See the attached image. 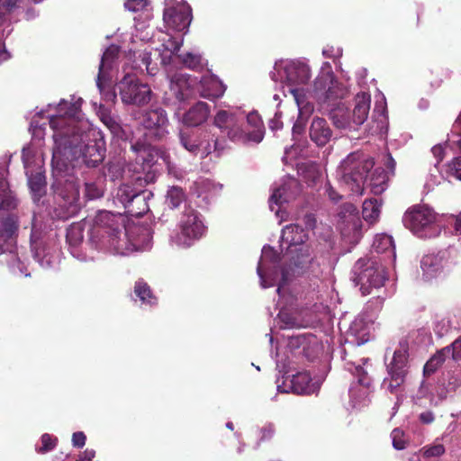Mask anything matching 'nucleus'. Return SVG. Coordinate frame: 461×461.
Segmentation results:
<instances>
[{"instance_id":"obj_1","label":"nucleus","mask_w":461,"mask_h":461,"mask_svg":"<svg viewBox=\"0 0 461 461\" xmlns=\"http://www.w3.org/2000/svg\"><path fill=\"white\" fill-rule=\"evenodd\" d=\"M81 101V98L62 99L55 107V113L49 115L54 140L51 187L55 205L49 212L50 219L41 214L33 216L30 237L32 257L43 268L51 267L59 255L54 220L66 221L80 208L79 185L68 174L69 167H75V161L95 167L104 158L105 142L101 131L87 121L78 119Z\"/></svg>"},{"instance_id":"obj_2","label":"nucleus","mask_w":461,"mask_h":461,"mask_svg":"<svg viewBox=\"0 0 461 461\" xmlns=\"http://www.w3.org/2000/svg\"><path fill=\"white\" fill-rule=\"evenodd\" d=\"M86 222L72 223L67 230V242L70 254L80 261L95 258L98 251L113 255L129 256L133 252L149 250L152 247V235L149 228L139 225L125 227L120 215L108 211H100L93 219L89 229V240L82 247Z\"/></svg>"},{"instance_id":"obj_3","label":"nucleus","mask_w":461,"mask_h":461,"mask_svg":"<svg viewBox=\"0 0 461 461\" xmlns=\"http://www.w3.org/2000/svg\"><path fill=\"white\" fill-rule=\"evenodd\" d=\"M307 239L305 230L297 224L286 225L282 230L281 242L287 245L286 256L289 258L290 265L281 271L278 253L270 246L263 247L257 267L262 288L277 285L276 292L280 297H284L290 271L293 275L310 273L318 276L320 274V266L312 257L309 246L305 244Z\"/></svg>"},{"instance_id":"obj_4","label":"nucleus","mask_w":461,"mask_h":461,"mask_svg":"<svg viewBox=\"0 0 461 461\" xmlns=\"http://www.w3.org/2000/svg\"><path fill=\"white\" fill-rule=\"evenodd\" d=\"M213 124L230 140L244 145L258 144L265 135L263 122L255 112L245 114L240 110H219Z\"/></svg>"},{"instance_id":"obj_5","label":"nucleus","mask_w":461,"mask_h":461,"mask_svg":"<svg viewBox=\"0 0 461 461\" xmlns=\"http://www.w3.org/2000/svg\"><path fill=\"white\" fill-rule=\"evenodd\" d=\"M16 205V199L9 190L6 180L0 176V255H6L7 263L13 272L18 270L21 275L28 276L23 264L15 254L18 219L16 215L8 212Z\"/></svg>"},{"instance_id":"obj_6","label":"nucleus","mask_w":461,"mask_h":461,"mask_svg":"<svg viewBox=\"0 0 461 461\" xmlns=\"http://www.w3.org/2000/svg\"><path fill=\"white\" fill-rule=\"evenodd\" d=\"M459 387H461V366L454 364L442 373L437 383L421 381L416 393L412 396V401L414 404L422 406V400L429 399L430 406H438Z\"/></svg>"},{"instance_id":"obj_7","label":"nucleus","mask_w":461,"mask_h":461,"mask_svg":"<svg viewBox=\"0 0 461 461\" xmlns=\"http://www.w3.org/2000/svg\"><path fill=\"white\" fill-rule=\"evenodd\" d=\"M373 167L374 161L371 158L361 152H352L340 162L337 176L352 193L359 195L363 194L367 175Z\"/></svg>"},{"instance_id":"obj_8","label":"nucleus","mask_w":461,"mask_h":461,"mask_svg":"<svg viewBox=\"0 0 461 461\" xmlns=\"http://www.w3.org/2000/svg\"><path fill=\"white\" fill-rule=\"evenodd\" d=\"M386 367L387 375L384 378L381 388L385 393L396 395L397 402L393 407L394 411H396L400 402V394L402 392V385L409 371L408 343L406 340L400 341Z\"/></svg>"},{"instance_id":"obj_9","label":"nucleus","mask_w":461,"mask_h":461,"mask_svg":"<svg viewBox=\"0 0 461 461\" xmlns=\"http://www.w3.org/2000/svg\"><path fill=\"white\" fill-rule=\"evenodd\" d=\"M387 276L381 260L375 258H359L351 271V280L360 287L362 294L366 295L372 289L384 285Z\"/></svg>"},{"instance_id":"obj_10","label":"nucleus","mask_w":461,"mask_h":461,"mask_svg":"<svg viewBox=\"0 0 461 461\" xmlns=\"http://www.w3.org/2000/svg\"><path fill=\"white\" fill-rule=\"evenodd\" d=\"M270 77L275 82L285 84L290 93L291 88H303L311 78V69L301 59H280L274 65Z\"/></svg>"},{"instance_id":"obj_11","label":"nucleus","mask_w":461,"mask_h":461,"mask_svg":"<svg viewBox=\"0 0 461 461\" xmlns=\"http://www.w3.org/2000/svg\"><path fill=\"white\" fill-rule=\"evenodd\" d=\"M367 362L368 358H362L359 362L346 360V369L357 379L351 384L348 391L349 406L355 410H361L371 402V378L364 367Z\"/></svg>"},{"instance_id":"obj_12","label":"nucleus","mask_w":461,"mask_h":461,"mask_svg":"<svg viewBox=\"0 0 461 461\" xmlns=\"http://www.w3.org/2000/svg\"><path fill=\"white\" fill-rule=\"evenodd\" d=\"M178 231L170 236V242L178 248H189L199 240L206 231L202 215L192 208L182 213L178 221Z\"/></svg>"},{"instance_id":"obj_13","label":"nucleus","mask_w":461,"mask_h":461,"mask_svg":"<svg viewBox=\"0 0 461 461\" xmlns=\"http://www.w3.org/2000/svg\"><path fill=\"white\" fill-rule=\"evenodd\" d=\"M438 215L429 205H416L408 210L402 221L406 228L420 238L437 237L440 227L437 223Z\"/></svg>"},{"instance_id":"obj_14","label":"nucleus","mask_w":461,"mask_h":461,"mask_svg":"<svg viewBox=\"0 0 461 461\" xmlns=\"http://www.w3.org/2000/svg\"><path fill=\"white\" fill-rule=\"evenodd\" d=\"M348 93V88L343 83L336 81L331 72L319 75L313 83V98L327 111L342 103L341 100Z\"/></svg>"},{"instance_id":"obj_15","label":"nucleus","mask_w":461,"mask_h":461,"mask_svg":"<svg viewBox=\"0 0 461 461\" xmlns=\"http://www.w3.org/2000/svg\"><path fill=\"white\" fill-rule=\"evenodd\" d=\"M300 191V184L294 177L287 176L274 184L269 198V208L275 212L279 223L285 221L286 216V212L283 210L284 204L294 200Z\"/></svg>"},{"instance_id":"obj_16","label":"nucleus","mask_w":461,"mask_h":461,"mask_svg":"<svg viewBox=\"0 0 461 461\" xmlns=\"http://www.w3.org/2000/svg\"><path fill=\"white\" fill-rule=\"evenodd\" d=\"M131 149L135 155L140 157L146 171L149 169L151 165L158 163V159L160 158L166 164L169 175L177 179L184 177L185 172L170 161V155L167 151L140 141L131 144Z\"/></svg>"},{"instance_id":"obj_17","label":"nucleus","mask_w":461,"mask_h":461,"mask_svg":"<svg viewBox=\"0 0 461 461\" xmlns=\"http://www.w3.org/2000/svg\"><path fill=\"white\" fill-rule=\"evenodd\" d=\"M122 102L125 104L144 105L150 101L151 90L147 84L140 83L136 76L126 74L117 84Z\"/></svg>"},{"instance_id":"obj_18","label":"nucleus","mask_w":461,"mask_h":461,"mask_svg":"<svg viewBox=\"0 0 461 461\" xmlns=\"http://www.w3.org/2000/svg\"><path fill=\"white\" fill-rule=\"evenodd\" d=\"M287 349L296 357H304L312 361L322 351L321 340L312 333H300L288 337Z\"/></svg>"},{"instance_id":"obj_19","label":"nucleus","mask_w":461,"mask_h":461,"mask_svg":"<svg viewBox=\"0 0 461 461\" xmlns=\"http://www.w3.org/2000/svg\"><path fill=\"white\" fill-rule=\"evenodd\" d=\"M165 24L176 32L186 30L192 20V10L189 5L181 0H165L163 14Z\"/></svg>"},{"instance_id":"obj_20","label":"nucleus","mask_w":461,"mask_h":461,"mask_svg":"<svg viewBox=\"0 0 461 461\" xmlns=\"http://www.w3.org/2000/svg\"><path fill=\"white\" fill-rule=\"evenodd\" d=\"M140 123L147 130L146 138L162 140L167 133L168 119L167 113L160 107L146 110L140 117Z\"/></svg>"},{"instance_id":"obj_21","label":"nucleus","mask_w":461,"mask_h":461,"mask_svg":"<svg viewBox=\"0 0 461 461\" xmlns=\"http://www.w3.org/2000/svg\"><path fill=\"white\" fill-rule=\"evenodd\" d=\"M136 159L138 165L134 167V174H132V176H129V179L120 185L115 194V199L118 200L124 208L127 203H130L131 199L133 198V195L140 190L132 187V185H135L141 188L153 179V177H150L149 176H146L145 177L142 176V173L146 171L145 165L138 155H136Z\"/></svg>"},{"instance_id":"obj_22","label":"nucleus","mask_w":461,"mask_h":461,"mask_svg":"<svg viewBox=\"0 0 461 461\" xmlns=\"http://www.w3.org/2000/svg\"><path fill=\"white\" fill-rule=\"evenodd\" d=\"M119 50L116 45L109 46L104 52L99 65L96 86L100 94L104 95L106 99L113 100L116 97L115 93L105 92V88L106 84L112 79V72L116 65Z\"/></svg>"},{"instance_id":"obj_23","label":"nucleus","mask_w":461,"mask_h":461,"mask_svg":"<svg viewBox=\"0 0 461 461\" xmlns=\"http://www.w3.org/2000/svg\"><path fill=\"white\" fill-rule=\"evenodd\" d=\"M277 392L278 393H294L296 394H312L320 390L321 384L318 381L313 382L308 372H298L289 379V384H287V379L279 384V380L276 381Z\"/></svg>"},{"instance_id":"obj_24","label":"nucleus","mask_w":461,"mask_h":461,"mask_svg":"<svg viewBox=\"0 0 461 461\" xmlns=\"http://www.w3.org/2000/svg\"><path fill=\"white\" fill-rule=\"evenodd\" d=\"M169 79V88L178 103H184L197 93L198 79L187 74L176 73L170 75L167 72Z\"/></svg>"},{"instance_id":"obj_25","label":"nucleus","mask_w":461,"mask_h":461,"mask_svg":"<svg viewBox=\"0 0 461 461\" xmlns=\"http://www.w3.org/2000/svg\"><path fill=\"white\" fill-rule=\"evenodd\" d=\"M371 324L372 319L366 312L358 314L347 331V343L354 347H359L367 342L370 339Z\"/></svg>"},{"instance_id":"obj_26","label":"nucleus","mask_w":461,"mask_h":461,"mask_svg":"<svg viewBox=\"0 0 461 461\" xmlns=\"http://www.w3.org/2000/svg\"><path fill=\"white\" fill-rule=\"evenodd\" d=\"M447 256L448 252L446 250L423 256L420 260L423 278L429 281L439 276L447 267Z\"/></svg>"},{"instance_id":"obj_27","label":"nucleus","mask_w":461,"mask_h":461,"mask_svg":"<svg viewBox=\"0 0 461 461\" xmlns=\"http://www.w3.org/2000/svg\"><path fill=\"white\" fill-rule=\"evenodd\" d=\"M388 126L386 100L384 95L379 93L373 111L370 131L372 134L384 135L387 133Z\"/></svg>"},{"instance_id":"obj_28","label":"nucleus","mask_w":461,"mask_h":461,"mask_svg":"<svg viewBox=\"0 0 461 461\" xmlns=\"http://www.w3.org/2000/svg\"><path fill=\"white\" fill-rule=\"evenodd\" d=\"M290 94L294 96L298 107V119L293 127V132L300 133L304 129V122L314 110L313 104L307 100L303 88H291Z\"/></svg>"},{"instance_id":"obj_29","label":"nucleus","mask_w":461,"mask_h":461,"mask_svg":"<svg viewBox=\"0 0 461 461\" xmlns=\"http://www.w3.org/2000/svg\"><path fill=\"white\" fill-rule=\"evenodd\" d=\"M225 90L226 86L214 75H206L198 80L197 93L204 98H219L223 95Z\"/></svg>"},{"instance_id":"obj_30","label":"nucleus","mask_w":461,"mask_h":461,"mask_svg":"<svg viewBox=\"0 0 461 461\" xmlns=\"http://www.w3.org/2000/svg\"><path fill=\"white\" fill-rule=\"evenodd\" d=\"M311 140L318 146H325L332 137V131L328 122L321 117H314L309 130Z\"/></svg>"},{"instance_id":"obj_31","label":"nucleus","mask_w":461,"mask_h":461,"mask_svg":"<svg viewBox=\"0 0 461 461\" xmlns=\"http://www.w3.org/2000/svg\"><path fill=\"white\" fill-rule=\"evenodd\" d=\"M281 329H296L309 326V320L303 316V312L296 309L282 308L278 313Z\"/></svg>"},{"instance_id":"obj_32","label":"nucleus","mask_w":461,"mask_h":461,"mask_svg":"<svg viewBox=\"0 0 461 461\" xmlns=\"http://www.w3.org/2000/svg\"><path fill=\"white\" fill-rule=\"evenodd\" d=\"M210 108L204 102H197L186 111L182 117V122L190 127H196L206 122Z\"/></svg>"},{"instance_id":"obj_33","label":"nucleus","mask_w":461,"mask_h":461,"mask_svg":"<svg viewBox=\"0 0 461 461\" xmlns=\"http://www.w3.org/2000/svg\"><path fill=\"white\" fill-rule=\"evenodd\" d=\"M153 194L149 190H140L125 206L126 212L133 217H141L149 210V200Z\"/></svg>"},{"instance_id":"obj_34","label":"nucleus","mask_w":461,"mask_h":461,"mask_svg":"<svg viewBox=\"0 0 461 461\" xmlns=\"http://www.w3.org/2000/svg\"><path fill=\"white\" fill-rule=\"evenodd\" d=\"M329 113L335 127L349 131L357 129L352 118L351 112L343 103H339L337 106L330 108Z\"/></svg>"},{"instance_id":"obj_35","label":"nucleus","mask_w":461,"mask_h":461,"mask_svg":"<svg viewBox=\"0 0 461 461\" xmlns=\"http://www.w3.org/2000/svg\"><path fill=\"white\" fill-rule=\"evenodd\" d=\"M159 41L162 42L163 53H158V57H160L161 64L164 66H167L170 64V61L174 56H176V52H177L184 41L182 36L178 38H175L170 34H164Z\"/></svg>"},{"instance_id":"obj_36","label":"nucleus","mask_w":461,"mask_h":461,"mask_svg":"<svg viewBox=\"0 0 461 461\" xmlns=\"http://www.w3.org/2000/svg\"><path fill=\"white\" fill-rule=\"evenodd\" d=\"M370 95L365 92L358 93L355 99V105L351 112L354 122L358 128L367 119L370 110Z\"/></svg>"},{"instance_id":"obj_37","label":"nucleus","mask_w":461,"mask_h":461,"mask_svg":"<svg viewBox=\"0 0 461 461\" xmlns=\"http://www.w3.org/2000/svg\"><path fill=\"white\" fill-rule=\"evenodd\" d=\"M137 161V159L135 158ZM137 162L134 165L129 164L125 167L124 163L121 160L111 161L108 163L106 167L105 176L112 181L119 179H129V176L134 174V167L137 166Z\"/></svg>"},{"instance_id":"obj_38","label":"nucleus","mask_w":461,"mask_h":461,"mask_svg":"<svg viewBox=\"0 0 461 461\" xmlns=\"http://www.w3.org/2000/svg\"><path fill=\"white\" fill-rule=\"evenodd\" d=\"M450 356V347H445L438 350L435 355H433L425 364L423 367V380L428 381L429 383H432L430 379V375L434 374L438 367L442 366V364L446 361V359Z\"/></svg>"},{"instance_id":"obj_39","label":"nucleus","mask_w":461,"mask_h":461,"mask_svg":"<svg viewBox=\"0 0 461 461\" xmlns=\"http://www.w3.org/2000/svg\"><path fill=\"white\" fill-rule=\"evenodd\" d=\"M372 249L377 254H385V257L393 261L395 259V248L392 236L377 234L374 239Z\"/></svg>"},{"instance_id":"obj_40","label":"nucleus","mask_w":461,"mask_h":461,"mask_svg":"<svg viewBox=\"0 0 461 461\" xmlns=\"http://www.w3.org/2000/svg\"><path fill=\"white\" fill-rule=\"evenodd\" d=\"M221 188V185L215 184L207 178H200L194 184V193L198 197H203V200H208L209 198L216 195Z\"/></svg>"},{"instance_id":"obj_41","label":"nucleus","mask_w":461,"mask_h":461,"mask_svg":"<svg viewBox=\"0 0 461 461\" xmlns=\"http://www.w3.org/2000/svg\"><path fill=\"white\" fill-rule=\"evenodd\" d=\"M97 114L102 122L114 136L122 137L123 131L119 118L113 115L107 107L101 104L97 110Z\"/></svg>"},{"instance_id":"obj_42","label":"nucleus","mask_w":461,"mask_h":461,"mask_svg":"<svg viewBox=\"0 0 461 461\" xmlns=\"http://www.w3.org/2000/svg\"><path fill=\"white\" fill-rule=\"evenodd\" d=\"M387 181L388 173L378 167L373 171L365 185H366L374 194H380L387 188Z\"/></svg>"},{"instance_id":"obj_43","label":"nucleus","mask_w":461,"mask_h":461,"mask_svg":"<svg viewBox=\"0 0 461 461\" xmlns=\"http://www.w3.org/2000/svg\"><path fill=\"white\" fill-rule=\"evenodd\" d=\"M339 217L342 224L347 226L348 230L357 231L359 227V218L357 208L352 203H345L339 212Z\"/></svg>"},{"instance_id":"obj_44","label":"nucleus","mask_w":461,"mask_h":461,"mask_svg":"<svg viewBox=\"0 0 461 461\" xmlns=\"http://www.w3.org/2000/svg\"><path fill=\"white\" fill-rule=\"evenodd\" d=\"M28 176V184L32 193L34 201L39 200L45 193L46 180L42 172L38 171L35 174L26 172Z\"/></svg>"},{"instance_id":"obj_45","label":"nucleus","mask_w":461,"mask_h":461,"mask_svg":"<svg viewBox=\"0 0 461 461\" xmlns=\"http://www.w3.org/2000/svg\"><path fill=\"white\" fill-rule=\"evenodd\" d=\"M134 294L143 305L152 306L157 303V298L150 290V287L141 279L135 283Z\"/></svg>"},{"instance_id":"obj_46","label":"nucleus","mask_w":461,"mask_h":461,"mask_svg":"<svg viewBox=\"0 0 461 461\" xmlns=\"http://www.w3.org/2000/svg\"><path fill=\"white\" fill-rule=\"evenodd\" d=\"M179 140L183 148L193 155H200L201 133L180 131Z\"/></svg>"},{"instance_id":"obj_47","label":"nucleus","mask_w":461,"mask_h":461,"mask_svg":"<svg viewBox=\"0 0 461 461\" xmlns=\"http://www.w3.org/2000/svg\"><path fill=\"white\" fill-rule=\"evenodd\" d=\"M185 199L186 194L182 187L176 185L168 187L166 194V204L169 208L176 209L179 207Z\"/></svg>"},{"instance_id":"obj_48","label":"nucleus","mask_w":461,"mask_h":461,"mask_svg":"<svg viewBox=\"0 0 461 461\" xmlns=\"http://www.w3.org/2000/svg\"><path fill=\"white\" fill-rule=\"evenodd\" d=\"M381 205L382 203L376 198L366 200L362 210L364 220L370 223L376 221L380 215Z\"/></svg>"},{"instance_id":"obj_49","label":"nucleus","mask_w":461,"mask_h":461,"mask_svg":"<svg viewBox=\"0 0 461 461\" xmlns=\"http://www.w3.org/2000/svg\"><path fill=\"white\" fill-rule=\"evenodd\" d=\"M185 68L190 69H199L203 66V58L199 54L187 52L184 55H177L175 57Z\"/></svg>"},{"instance_id":"obj_50","label":"nucleus","mask_w":461,"mask_h":461,"mask_svg":"<svg viewBox=\"0 0 461 461\" xmlns=\"http://www.w3.org/2000/svg\"><path fill=\"white\" fill-rule=\"evenodd\" d=\"M431 152L436 158V164H435V169L439 173V176H435L432 172L430 173V180L434 185H439L441 182V179L445 178V176L439 171L438 168V164L442 161L444 158L445 154V147L441 144L435 145L431 149Z\"/></svg>"},{"instance_id":"obj_51","label":"nucleus","mask_w":461,"mask_h":461,"mask_svg":"<svg viewBox=\"0 0 461 461\" xmlns=\"http://www.w3.org/2000/svg\"><path fill=\"white\" fill-rule=\"evenodd\" d=\"M212 139H215L214 135L208 131L201 132L200 140V157L206 158L208 155L213 153V142Z\"/></svg>"},{"instance_id":"obj_52","label":"nucleus","mask_w":461,"mask_h":461,"mask_svg":"<svg viewBox=\"0 0 461 461\" xmlns=\"http://www.w3.org/2000/svg\"><path fill=\"white\" fill-rule=\"evenodd\" d=\"M452 328L451 320L448 316H437L434 321V331L438 337H443Z\"/></svg>"},{"instance_id":"obj_53","label":"nucleus","mask_w":461,"mask_h":461,"mask_svg":"<svg viewBox=\"0 0 461 461\" xmlns=\"http://www.w3.org/2000/svg\"><path fill=\"white\" fill-rule=\"evenodd\" d=\"M41 447H37L36 450L38 453H46L55 448L58 439L56 437L45 433L41 436Z\"/></svg>"},{"instance_id":"obj_54","label":"nucleus","mask_w":461,"mask_h":461,"mask_svg":"<svg viewBox=\"0 0 461 461\" xmlns=\"http://www.w3.org/2000/svg\"><path fill=\"white\" fill-rule=\"evenodd\" d=\"M141 59L142 64L146 67L147 73L150 76H154L158 72L157 62L152 61L151 52L144 51L139 56Z\"/></svg>"},{"instance_id":"obj_55","label":"nucleus","mask_w":461,"mask_h":461,"mask_svg":"<svg viewBox=\"0 0 461 461\" xmlns=\"http://www.w3.org/2000/svg\"><path fill=\"white\" fill-rule=\"evenodd\" d=\"M393 446L397 450H402L406 447L404 433L400 429H394L391 433Z\"/></svg>"},{"instance_id":"obj_56","label":"nucleus","mask_w":461,"mask_h":461,"mask_svg":"<svg viewBox=\"0 0 461 461\" xmlns=\"http://www.w3.org/2000/svg\"><path fill=\"white\" fill-rule=\"evenodd\" d=\"M421 451L426 457H438L445 453V447L440 443L424 447Z\"/></svg>"},{"instance_id":"obj_57","label":"nucleus","mask_w":461,"mask_h":461,"mask_svg":"<svg viewBox=\"0 0 461 461\" xmlns=\"http://www.w3.org/2000/svg\"><path fill=\"white\" fill-rule=\"evenodd\" d=\"M149 5V0H126L124 6L131 12L147 11Z\"/></svg>"},{"instance_id":"obj_58","label":"nucleus","mask_w":461,"mask_h":461,"mask_svg":"<svg viewBox=\"0 0 461 461\" xmlns=\"http://www.w3.org/2000/svg\"><path fill=\"white\" fill-rule=\"evenodd\" d=\"M450 347V356L455 365L461 366V337L454 340Z\"/></svg>"},{"instance_id":"obj_59","label":"nucleus","mask_w":461,"mask_h":461,"mask_svg":"<svg viewBox=\"0 0 461 461\" xmlns=\"http://www.w3.org/2000/svg\"><path fill=\"white\" fill-rule=\"evenodd\" d=\"M450 176H453L457 180H461V156L456 158L450 165H448V170L445 178H448Z\"/></svg>"},{"instance_id":"obj_60","label":"nucleus","mask_w":461,"mask_h":461,"mask_svg":"<svg viewBox=\"0 0 461 461\" xmlns=\"http://www.w3.org/2000/svg\"><path fill=\"white\" fill-rule=\"evenodd\" d=\"M21 0H0V23L5 15L16 6Z\"/></svg>"},{"instance_id":"obj_61","label":"nucleus","mask_w":461,"mask_h":461,"mask_svg":"<svg viewBox=\"0 0 461 461\" xmlns=\"http://www.w3.org/2000/svg\"><path fill=\"white\" fill-rule=\"evenodd\" d=\"M322 55L325 58L329 59H339L342 56V49L341 48H335L333 46H326L322 50Z\"/></svg>"},{"instance_id":"obj_62","label":"nucleus","mask_w":461,"mask_h":461,"mask_svg":"<svg viewBox=\"0 0 461 461\" xmlns=\"http://www.w3.org/2000/svg\"><path fill=\"white\" fill-rule=\"evenodd\" d=\"M86 437L84 432L78 431L72 435V444L75 447L81 448L86 444Z\"/></svg>"},{"instance_id":"obj_63","label":"nucleus","mask_w":461,"mask_h":461,"mask_svg":"<svg viewBox=\"0 0 461 461\" xmlns=\"http://www.w3.org/2000/svg\"><path fill=\"white\" fill-rule=\"evenodd\" d=\"M86 194L89 199H95L102 195V192L95 188L94 185L86 184Z\"/></svg>"},{"instance_id":"obj_64","label":"nucleus","mask_w":461,"mask_h":461,"mask_svg":"<svg viewBox=\"0 0 461 461\" xmlns=\"http://www.w3.org/2000/svg\"><path fill=\"white\" fill-rule=\"evenodd\" d=\"M281 113L276 112L275 116L269 121V128L272 131L280 130L283 127V122L280 121Z\"/></svg>"}]
</instances>
